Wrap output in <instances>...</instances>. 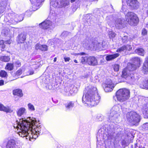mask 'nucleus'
Masks as SVG:
<instances>
[{
	"mask_svg": "<svg viewBox=\"0 0 148 148\" xmlns=\"http://www.w3.org/2000/svg\"><path fill=\"white\" fill-rule=\"evenodd\" d=\"M37 122L35 118H34L29 117L26 120L20 119L16 126L19 135L23 137L29 136L31 141L36 139L38 135L42 133L40 126L38 127L36 125Z\"/></svg>",
	"mask_w": 148,
	"mask_h": 148,
	"instance_id": "1",
	"label": "nucleus"
},
{
	"mask_svg": "<svg viewBox=\"0 0 148 148\" xmlns=\"http://www.w3.org/2000/svg\"><path fill=\"white\" fill-rule=\"evenodd\" d=\"M87 92L82 97L83 102L89 106H93L97 105L99 102L100 97L97 93V88L89 86L86 88Z\"/></svg>",
	"mask_w": 148,
	"mask_h": 148,
	"instance_id": "2",
	"label": "nucleus"
},
{
	"mask_svg": "<svg viewBox=\"0 0 148 148\" xmlns=\"http://www.w3.org/2000/svg\"><path fill=\"white\" fill-rule=\"evenodd\" d=\"M138 67L137 65H127L122 71V77L132 83L136 80L134 71Z\"/></svg>",
	"mask_w": 148,
	"mask_h": 148,
	"instance_id": "3",
	"label": "nucleus"
},
{
	"mask_svg": "<svg viewBox=\"0 0 148 148\" xmlns=\"http://www.w3.org/2000/svg\"><path fill=\"white\" fill-rule=\"evenodd\" d=\"M121 108V106L119 105L114 106L112 108L109 115V121L117 123L119 121V113Z\"/></svg>",
	"mask_w": 148,
	"mask_h": 148,
	"instance_id": "4",
	"label": "nucleus"
},
{
	"mask_svg": "<svg viewBox=\"0 0 148 148\" xmlns=\"http://www.w3.org/2000/svg\"><path fill=\"white\" fill-rule=\"evenodd\" d=\"M130 90L125 88L120 89L116 92L115 97L117 101L121 102L127 100L130 97Z\"/></svg>",
	"mask_w": 148,
	"mask_h": 148,
	"instance_id": "5",
	"label": "nucleus"
},
{
	"mask_svg": "<svg viewBox=\"0 0 148 148\" xmlns=\"http://www.w3.org/2000/svg\"><path fill=\"white\" fill-rule=\"evenodd\" d=\"M127 121L133 125H137L140 120V116L135 112H131L127 114Z\"/></svg>",
	"mask_w": 148,
	"mask_h": 148,
	"instance_id": "6",
	"label": "nucleus"
},
{
	"mask_svg": "<svg viewBox=\"0 0 148 148\" xmlns=\"http://www.w3.org/2000/svg\"><path fill=\"white\" fill-rule=\"evenodd\" d=\"M127 6L123 2V5L121 11L125 13L126 12L128 7L134 9H137L139 7V4L136 0H125Z\"/></svg>",
	"mask_w": 148,
	"mask_h": 148,
	"instance_id": "7",
	"label": "nucleus"
},
{
	"mask_svg": "<svg viewBox=\"0 0 148 148\" xmlns=\"http://www.w3.org/2000/svg\"><path fill=\"white\" fill-rule=\"evenodd\" d=\"M126 21L131 25H136L138 22V19L136 15L133 12H129L125 15Z\"/></svg>",
	"mask_w": 148,
	"mask_h": 148,
	"instance_id": "8",
	"label": "nucleus"
},
{
	"mask_svg": "<svg viewBox=\"0 0 148 148\" xmlns=\"http://www.w3.org/2000/svg\"><path fill=\"white\" fill-rule=\"evenodd\" d=\"M81 62L82 64H87L88 65H97V61L94 57H82Z\"/></svg>",
	"mask_w": 148,
	"mask_h": 148,
	"instance_id": "9",
	"label": "nucleus"
},
{
	"mask_svg": "<svg viewBox=\"0 0 148 148\" xmlns=\"http://www.w3.org/2000/svg\"><path fill=\"white\" fill-rule=\"evenodd\" d=\"M39 25L41 28L48 29L50 32L54 27V26L52 22L49 20L45 21L40 24Z\"/></svg>",
	"mask_w": 148,
	"mask_h": 148,
	"instance_id": "10",
	"label": "nucleus"
},
{
	"mask_svg": "<svg viewBox=\"0 0 148 148\" xmlns=\"http://www.w3.org/2000/svg\"><path fill=\"white\" fill-rule=\"evenodd\" d=\"M27 112V110L25 108L21 107L18 109L16 114L18 116H21L25 115Z\"/></svg>",
	"mask_w": 148,
	"mask_h": 148,
	"instance_id": "11",
	"label": "nucleus"
},
{
	"mask_svg": "<svg viewBox=\"0 0 148 148\" xmlns=\"http://www.w3.org/2000/svg\"><path fill=\"white\" fill-rule=\"evenodd\" d=\"M30 1L32 5V10L35 11L38 8V6L39 5L41 1V0H30Z\"/></svg>",
	"mask_w": 148,
	"mask_h": 148,
	"instance_id": "12",
	"label": "nucleus"
},
{
	"mask_svg": "<svg viewBox=\"0 0 148 148\" xmlns=\"http://www.w3.org/2000/svg\"><path fill=\"white\" fill-rule=\"evenodd\" d=\"M35 48L36 50H39L44 51H46L48 49L46 45H41L38 43L36 45Z\"/></svg>",
	"mask_w": 148,
	"mask_h": 148,
	"instance_id": "13",
	"label": "nucleus"
},
{
	"mask_svg": "<svg viewBox=\"0 0 148 148\" xmlns=\"http://www.w3.org/2000/svg\"><path fill=\"white\" fill-rule=\"evenodd\" d=\"M6 148H15L16 143L15 140L11 139L8 142L6 146Z\"/></svg>",
	"mask_w": 148,
	"mask_h": 148,
	"instance_id": "14",
	"label": "nucleus"
},
{
	"mask_svg": "<svg viewBox=\"0 0 148 148\" xmlns=\"http://www.w3.org/2000/svg\"><path fill=\"white\" fill-rule=\"evenodd\" d=\"M12 41L11 40H9L6 41H4L3 40H0V46L2 48V51H3L4 49L5 48V44H10L12 42Z\"/></svg>",
	"mask_w": 148,
	"mask_h": 148,
	"instance_id": "15",
	"label": "nucleus"
},
{
	"mask_svg": "<svg viewBox=\"0 0 148 148\" xmlns=\"http://www.w3.org/2000/svg\"><path fill=\"white\" fill-rule=\"evenodd\" d=\"M132 47L130 45H123L121 47L119 48L116 51L117 52H120L125 50H130L132 49Z\"/></svg>",
	"mask_w": 148,
	"mask_h": 148,
	"instance_id": "16",
	"label": "nucleus"
},
{
	"mask_svg": "<svg viewBox=\"0 0 148 148\" xmlns=\"http://www.w3.org/2000/svg\"><path fill=\"white\" fill-rule=\"evenodd\" d=\"M0 110L6 112H11L12 110L8 107H5L3 104H0Z\"/></svg>",
	"mask_w": 148,
	"mask_h": 148,
	"instance_id": "17",
	"label": "nucleus"
},
{
	"mask_svg": "<svg viewBox=\"0 0 148 148\" xmlns=\"http://www.w3.org/2000/svg\"><path fill=\"white\" fill-rule=\"evenodd\" d=\"M25 39V35L22 33L19 35L17 39V41L18 43H22Z\"/></svg>",
	"mask_w": 148,
	"mask_h": 148,
	"instance_id": "18",
	"label": "nucleus"
},
{
	"mask_svg": "<svg viewBox=\"0 0 148 148\" xmlns=\"http://www.w3.org/2000/svg\"><path fill=\"white\" fill-rule=\"evenodd\" d=\"M89 44V42L87 41H83L82 42V45L85 48L88 49L92 50L94 47H97V46H88Z\"/></svg>",
	"mask_w": 148,
	"mask_h": 148,
	"instance_id": "19",
	"label": "nucleus"
},
{
	"mask_svg": "<svg viewBox=\"0 0 148 148\" xmlns=\"http://www.w3.org/2000/svg\"><path fill=\"white\" fill-rule=\"evenodd\" d=\"M124 22V21L121 19H117L115 21V25L116 27L119 28L122 25Z\"/></svg>",
	"mask_w": 148,
	"mask_h": 148,
	"instance_id": "20",
	"label": "nucleus"
},
{
	"mask_svg": "<svg viewBox=\"0 0 148 148\" xmlns=\"http://www.w3.org/2000/svg\"><path fill=\"white\" fill-rule=\"evenodd\" d=\"M103 87L105 91L106 92H110L112 91L115 86L107 85L103 84Z\"/></svg>",
	"mask_w": 148,
	"mask_h": 148,
	"instance_id": "21",
	"label": "nucleus"
},
{
	"mask_svg": "<svg viewBox=\"0 0 148 148\" xmlns=\"http://www.w3.org/2000/svg\"><path fill=\"white\" fill-rule=\"evenodd\" d=\"M13 93L14 95H17L20 97L23 96L22 90L19 89L14 90L13 91Z\"/></svg>",
	"mask_w": 148,
	"mask_h": 148,
	"instance_id": "22",
	"label": "nucleus"
},
{
	"mask_svg": "<svg viewBox=\"0 0 148 148\" xmlns=\"http://www.w3.org/2000/svg\"><path fill=\"white\" fill-rule=\"evenodd\" d=\"M143 109L144 110L143 114L145 117L148 118V103L146 104H144L143 106Z\"/></svg>",
	"mask_w": 148,
	"mask_h": 148,
	"instance_id": "23",
	"label": "nucleus"
},
{
	"mask_svg": "<svg viewBox=\"0 0 148 148\" xmlns=\"http://www.w3.org/2000/svg\"><path fill=\"white\" fill-rule=\"evenodd\" d=\"M119 56V54L116 53L113 55H109L106 57V59L107 60L109 61L114 59L117 57Z\"/></svg>",
	"mask_w": 148,
	"mask_h": 148,
	"instance_id": "24",
	"label": "nucleus"
},
{
	"mask_svg": "<svg viewBox=\"0 0 148 148\" xmlns=\"http://www.w3.org/2000/svg\"><path fill=\"white\" fill-rule=\"evenodd\" d=\"M135 52L138 55L144 56L145 54L144 50L141 48H139L136 49L135 51Z\"/></svg>",
	"mask_w": 148,
	"mask_h": 148,
	"instance_id": "25",
	"label": "nucleus"
},
{
	"mask_svg": "<svg viewBox=\"0 0 148 148\" xmlns=\"http://www.w3.org/2000/svg\"><path fill=\"white\" fill-rule=\"evenodd\" d=\"M74 106V102L71 101H68L65 104V106L67 109L71 108Z\"/></svg>",
	"mask_w": 148,
	"mask_h": 148,
	"instance_id": "26",
	"label": "nucleus"
},
{
	"mask_svg": "<svg viewBox=\"0 0 148 148\" xmlns=\"http://www.w3.org/2000/svg\"><path fill=\"white\" fill-rule=\"evenodd\" d=\"M59 0H56L55 2H53L51 0V1L50 2V3L52 5L53 7L55 8L58 7L60 8L61 7L60 6V2H58V1Z\"/></svg>",
	"mask_w": 148,
	"mask_h": 148,
	"instance_id": "27",
	"label": "nucleus"
},
{
	"mask_svg": "<svg viewBox=\"0 0 148 148\" xmlns=\"http://www.w3.org/2000/svg\"><path fill=\"white\" fill-rule=\"evenodd\" d=\"M132 61L134 63L137 64H140L141 62H142V61L138 57H135L132 59Z\"/></svg>",
	"mask_w": 148,
	"mask_h": 148,
	"instance_id": "28",
	"label": "nucleus"
},
{
	"mask_svg": "<svg viewBox=\"0 0 148 148\" xmlns=\"http://www.w3.org/2000/svg\"><path fill=\"white\" fill-rule=\"evenodd\" d=\"M69 0H62V1L60 2V6L61 7H65L69 5Z\"/></svg>",
	"mask_w": 148,
	"mask_h": 148,
	"instance_id": "29",
	"label": "nucleus"
},
{
	"mask_svg": "<svg viewBox=\"0 0 148 148\" xmlns=\"http://www.w3.org/2000/svg\"><path fill=\"white\" fill-rule=\"evenodd\" d=\"M141 71L144 74H148V65H143Z\"/></svg>",
	"mask_w": 148,
	"mask_h": 148,
	"instance_id": "30",
	"label": "nucleus"
},
{
	"mask_svg": "<svg viewBox=\"0 0 148 148\" xmlns=\"http://www.w3.org/2000/svg\"><path fill=\"white\" fill-rule=\"evenodd\" d=\"M140 86L142 88L148 89V79L144 82L143 84H140Z\"/></svg>",
	"mask_w": 148,
	"mask_h": 148,
	"instance_id": "31",
	"label": "nucleus"
},
{
	"mask_svg": "<svg viewBox=\"0 0 148 148\" xmlns=\"http://www.w3.org/2000/svg\"><path fill=\"white\" fill-rule=\"evenodd\" d=\"M0 59L2 61L8 62L10 60V58L8 56H3L0 57Z\"/></svg>",
	"mask_w": 148,
	"mask_h": 148,
	"instance_id": "32",
	"label": "nucleus"
},
{
	"mask_svg": "<svg viewBox=\"0 0 148 148\" xmlns=\"http://www.w3.org/2000/svg\"><path fill=\"white\" fill-rule=\"evenodd\" d=\"M104 84L107 85L115 86V84L110 79H107Z\"/></svg>",
	"mask_w": 148,
	"mask_h": 148,
	"instance_id": "33",
	"label": "nucleus"
},
{
	"mask_svg": "<svg viewBox=\"0 0 148 148\" xmlns=\"http://www.w3.org/2000/svg\"><path fill=\"white\" fill-rule=\"evenodd\" d=\"M28 110L31 111H34L35 110V108L33 105L31 103H29L27 104Z\"/></svg>",
	"mask_w": 148,
	"mask_h": 148,
	"instance_id": "34",
	"label": "nucleus"
},
{
	"mask_svg": "<svg viewBox=\"0 0 148 148\" xmlns=\"http://www.w3.org/2000/svg\"><path fill=\"white\" fill-rule=\"evenodd\" d=\"M108 34L110 38H114L116 35L115 33L111 30L109 31Z\"/></svg>",
	"mask_w": 148,
	"mask_h": 148,
	"instance_id": "35",
	"label": "nucleus"
},
{
	"mask_svg": "<svg viewBox=\"0 0 148 148\" xmlns=\"http://www.w3.org/2000/svg\"><path fill=\"white\" fill-rule=\"evenodd\" d=\"M142 129L143 131L148 130V123H146L143 124L142 126Z\"/></svg>",
	"mask_w": 148,
	"mask_h": 148,
	"instance_id": "36",
	"label": "nucleus"
},
{
	"mask_svg": "<svg viewBox=\"0 0 148 148\" xmlns=\"http://www.w3.org/2000/svg\"><path fill=\"white\" fill-rule=\"evenodd\" d=\"M0 76L2 77H6L7 76V73L5 71L2 70L0 72Z\"/></svg>",
	"mask_w": 148,
	"mask_h": 148,
	"instance_id": "37",
	"label": "nucleus"
},
{
	"mask_svg": "<svg viewBox=\"0 0 148 148\" xmlns=\"http://www.w3.org/2000/svg\"><path fill=\"white\" fill-rule=\"evenodd\" d=\"M95 46H97V47H94V48L92 50H96L98 49H99L100 48L101 46V44L100 43H98L97 42H95Z\"/></svg>",
	"mask_w": 148,
	"mask_h": 148,
	"instance_id": "38",
	"label": "nucleus"
},
{
	"mask_svg": "<svg viewBox=\"0 0 148 148\" xmlns=\"http://www.w3.org/2000/svg\"><path fill=\"white\" fill-rule=\"evenodd\" d=\"M122 40L123 43H127L129 40V38L127 36H124L122 38Z\"/></svg>",
	"mask_w": 148,
	"mask_h": 148,
	"instance_id": "39",
	"label": "nucleus"
},
{
	"mask_svg": "<svg viewBox=\"0 0 148 148\" xmlns=\"http://www.w3.org/2000/svg\"><path fill=\"white\" fill-rule=\"evenodd\" d=\"M5 69L7 70L11 71L13 69L14 66L13 65H6Z\"/></svg>",
	"mask_w": 148,
	"mask_h": 148,
	"instance_id": "40",
	"label": "nucleus"
},
{
	"mask_svg": "<svg viewBox=\"0 0 148 148\" xmlns=\"http://www.w3.org/2000/svg\"><path fill=\"white\" fill-rule=\"evenodd\" d=\"M113 68L115 71H118L119 70V65H114Z\"/></svg>",
	"mask_w": 148,
	"mask_h": 148,
	"instance_id": "41",
	"label": "nucleus"
},
{
	"mask_svg": "<svg viewBox=\"0 0 148 148\" xmlns=\"http://www.w3.org/2000/svg\"><path fill=\"white\" fill-rule=\"evenodd\" d=\"M147 33V30L145 29H143L142 31V34L143 35H146Z\"/></svg>",
	"mask_w": 148,
	"mask_h": 148,
	"instance_id": "42",
	"label": "nucleus"
},
{
	"mask_svg": "<svg viewBox=\"0 0 148 148\" xmlns=\"http://www.w3.org/2000/svg\"><path fill=\"white\" fill-rule=\"evenodd\" d=\"M122 145L123 146L125 147L127 146L128 144L127 143L125 140H123L122 142Z\"/></svg>",
	"mask_w": 148,
	"mask_h": 148,
	"instance_id": "43",
	"label": "nucleus"
},
{
	"mask_svg": "<svg viewBox=\"0 0 148 148\" xmlns=\"http://www.w3.org/2000/svg\"><path fill=\"white\" fill-rule=\"evenodd\" d=\"M22 73V70L21 69H19L16 72V74L17 75H20Z\"/></svg>",
	"mask_w": 148,
	"mask_h": 148,
	"instance_id": "44",
	"label": "nucleus"
},
{
	"mask_svg": "<svg viewBox=\"0 0 148 148\" xmlns=\"http://www.w3.org/2000/svg\"><path fill=\"white\" fill-rule=\"evenodd\" d=\"M34 73V72L33 70H30L29 71V72L27 74V75H32Z\"/></svg>",
	"mask_w": 148,
	"mask_h": 148,
	"instance_id": "45",
	"label": "nucleus"
},
{
	"mask_svg": "<svg viewBox=\"0 0 148 148\" xmlns=\"http://www.w3.org/2000/svg\"><path fill=\"white\" fill-rule=\"evenodd\" d=\"M64 59L65 62H69L70 60V58L69 57H64Z\"/></svg>",
	"mask_w": 148,
	"mask_h": 148,
	"instance_id": "46",
	"label": "nucleus"
},
{
	"mask_svg": "<svg viewBox=\"0 0 148 148\" xmlns=\"http://www.w3.org/2000/svg\"><path fill=\"white\" fill-rule=\"evenodd\" d=\"M143 65H148V57L145 58Z\"/></svg>",
	"mask_w": 148,
	"mask_h": 148,
	"instance_id": "47",
	"label": "nucleus"
},
{
	"mask_svg": "<svg viewBox=\"0 0 148 148\" xmlns=\"http://www.w3.org/2000/svg\"><path fill=\"white\" fill-rule=\"evenodd\" d=\"M88 46H95V42H89V44Z\"/></svg>",
	"mask_w": 148,
	"mask_h": 148,
	"instance_id": "48",
	"label": "nucleus"
},
{
	"mask_svg": "<svg viewBox=\"0 0 148 148\" xmlns=\"http://www.w3.org/2000/svg\"><path fill=\"white\" fill-rule=\"evenodd\" d=\"M4 84V81L2 80H0V86H2Z\"/></svg>",
	"mask_w": 148,
	"mask_h": 148,
	"instance_id": "49",
	"label": "nucleus"
},
{
	"mask_svg": "<svg viewBox=\"0 0 148 148\" xmlns=\"http://www.w3.org/2000/svg\"><path fill=\"white\" fill-rule=\"evenodd\" d=\"M16 65H20L21 64V62L19 60H17L16 63Z\"/></svg>",
	"mask_w": 148,
	"mask_h": 148,
	"instance_id": "50",
	"label": "nucleus"
},
{
	"mask_svg": "<svg viewBox=\"0 0 148 148\" xmlns=\"http://www.w3.org/2000/svg\"><path fill=\"white\" fill-rule=\"evenodd\" d=\"M85 54V53L84 52H81L79 53L76 54H79V55H84Z\"/></svg>",
	"mask_w": 148,
	"mask_h": 148,
	"instance_id": "51",
	"label": "nucleus"
},
{
	"mask_svg": "<svg viewBox=\"0 0 148 148\" xmlns=\"http://www.w3.org/2000/svg\"><path fill=\"white\" fill-rule=\"evenodd\" d=\"M111 23H113V22H111ZM108 25H110V26H112V25H111L112 23H110V22H108Z\"/></svg>",
	"mask_w": 148,
	"mask_h": 148,
	"instance_id": "52",
	"label": "nucleus"
},
{
	"mask_svg": "<svg viewBox=\"0 0 148 148\" xmlns=\"http://www.w3.org/2000/svg\"><path fill=\"white\" fill-rule=\"evenodd\" d=\"M50 42H51V40H49L48 41V43L49 44L50 43Z\"/></svg>",
	"mask_w": 148,
	"mask_h": 148,
	"instance_id": "53",
	"label": "nucleus"
},
{
	"mask_svg": "<svg viewBox=\"0 0 148 148\" xmlns=\"http://www.w3.org/2000/svg\"><path fill=\"white\" fill-rule=\"evenodd\" d=\"M56 59H57V58H54V60H53L54 62H56Z\"/></svg>",
	"mask_w": 148,
	"mask_h": 148,
	"instance_id": "54",
	"label": "nucleus"
},
{
	"mask_svg": "<svg viewBox=\"0 0 148 148\" xmlns=\"http://www.w3.org/2000/svg\"><path fill=\"white\" fill-rule=\"evenodd\" d=\"M74 61L75 63H78V62H77V61L76 60H74Z\"/></svg>",
	"mask_w": 148,
	"mask_h": 148,
	"instance_id": "55",
	"label": "nucleus"
},
{
	"mask_svg": "<svg viewBox=\"0 0 148 148\" xmlns=\"http://www.w3.org/2000/svg\"><path fill=\"white\" fill-rule=\"evenodd\" d=\"M75 0H71V3H73V2H74V1H75Z\"/></svg>",
	"mask_w": 148,
	"mask_h": 148,
	"instance_id": "56",
	"label": "nucleus"
},
{
	"mask_svg": "<svg viewBox=\"0 0 148 148\" xmlns=\"http://www.w3.org/2000/svg\"><path fill=\"white\" fill-rule=\"evenodd\" d=\"M23 19L22 18L21 19H20L18 20V21H20L23 20Z\"/></svg>",
	"mask_w": 148,
	"mask_h": 148,
	"instance_id": "57",
	"label": "nucleus"
},
{
	"mask_svg": "<svg viewBox=\"0 0 148 148\" xmlns=\"http://www.w3.org/2000/svg\"><path fill=\"white\" fill-rule=\"evenodd\" d=\"M27 12H28V11H27V12H26V14H27Z\"/></svg>",
	"mask_w": 148,
	"mask_h": 148,
	"instance_id": "58",
	"label": "nucleus"
},
{
	"mask_svg": "<svg viewBox=\"0 0 148 148\" xmlns=\"http://www.w3.org/2000/svg\"><path fill=\"white\" fill-rule=\"evenodd\" d=\"M147 27L148 28V25H147Z\"/></svg>",
	"mask_w": 148,
	"mask_h": 148,
	"instance_id": "59",
	"label": "nucleus"
},
{
	"mask_svg": "<svg viewBox=\"0 0 148 148\" xmlns=\"http://www.w3.org/2000/svg\"><path fill=\"white\" fill-rule=\"evenodd\" d=\"M4 34H5V35H6V34L5 32V33H4Z\"/></svg>",
	"mask_w": 148,
	"mask_h": 148,
	"instance_id": "60",
	"label": "nucleus"
},
{
	"mask_svg": "<svg viewBox=\"0 0 148 148\" xmlns=\"http://www.w3.org/2000/svg\"><path fill=\"white\" fill-rule=\"evenodd\" d=\"M7 65H10V64H7Z\"/></svg>",
	"mask_w": 148,
	"mask_h": 148,
	"instance_id": "61",
	"label": "nucleus"
},
{
	"mask_svg": "<svg viewBox=\"0 0 148 148\" xmlns=\"http://www.w3.org/2000/svg\"><path fill=\"white\" fill-rule=\"evenodd\" d=\"M3 32H4V31H3H3L2 33H3Z\"/></svg>",
	"mask_w": 148,
	"mask_h": 148,
	"instance_id": "62",
	"label": "nucleus"
},
{
	"mask_svg": "<svg viewBox=\"0 0 148 148\" xmlns=\"http://www.w3.org/2000/svg\"><path fill=\"white\" fill-rule=\"evenodd\" d=\"M52 43H51V45H52Z\"/></svg>",
	"mask_w": 148,
	"mask_h": 148,
	"instance_id": "63",
	"label": "nucleus"
}]
</instances>
